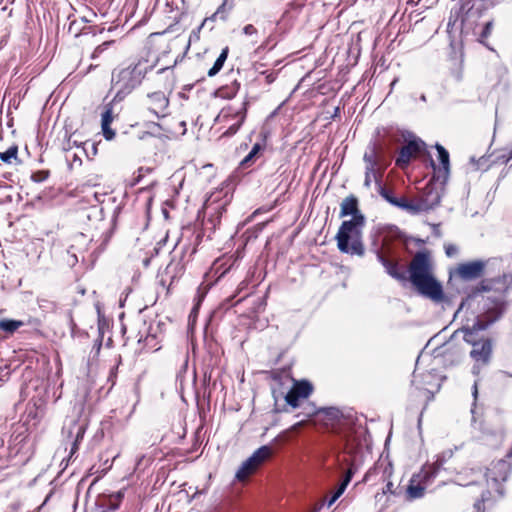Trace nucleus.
Returning <instances> with one entry per match:
<instances>
[{"instance_id": "58836bf2", "label": "nucleus", "mask_w": 512, "mask_h": 512, "mask_svg": "<svg viewBox=\"0 0 512 512\" xmlns=\"http://www.w3.org/2000/svg\"><path fill=\"white\" fill-rule=\"evenodd\" d=\"M510 376H512V374H510Z\"/></svg>"}, {"instance_id": "4be33fe9", "label": "nucleus", "mask_w": 512, "mask_h": 512, "mask_svg": "<svg viewBox=\"0 0 512 512\" xmlns=\"http://www.w3.org/2000/svg\"><path fill=\"white\" fill-rule=\"evenodd\" d=\"M351 478H352V470L349 469L347 471V474L344 478V480L342 481L341 485L339 486V488L337 489V491L333 494V496L328 500L327 502V507L330 508L335 502L336 500L344 493L347 485L349 484V482L351 481Z\"/></svg>"}, {"instance_id": "c9c22d12", "label": "nucleus", "mask_w": 512, "mask_h": 512, "mask_svg": "<svg viewBox=\"0 0 512 512\" xmlns=\"http://www.w3.org/2000/svg\"><path fill=\"white\" fill-rule=\"evenodd\" d=\"M304 425V421H300L292 426V430H297Z\"/></svg>"}, {"instance_id": "dca6fc26", "label": "nucleus", "mask_w": 512, "mask_h": 512, "mask_svg": "<svg viewBox=\"0 0 512 512\" xmlns=\"http://www.w3.org/2000/svg\"><path fill=\"white\" fill-rule=\"evenodd\" d=\"M114 119L113 110L110 105L105 107L104 112L101 115V127L102 133L106 140H112L115 137V131L110 127Z\"/></svg>"}, {"instance_id": "f257e3e1", "label": "nucleus", "mask_w": 512, "mask_h": 512, "mask_svg": "<svg viewBox=\"0 0 512 512\" xmlns=\"http://www.w3.org/2000/svg\"><path fill=\"white\" fill-rule=\"evenodd\" d=\"M340 216H352V219L343 221L336 235L338 249L347 254L362 256L364 245L362 230L365 217L358 208V199L350 195L343 199L340 205Z\"/></svg>"}, {"instance_id": "412c9836", "label": "nucleus", "mask_w": 512, "mask_h": 512, "mask_svg": "<svg viewBox=\"0 0 512 512\" xmlns=\"http://www.w3.org/2000/svg\"><path fill=\"white\" fill-rule=\"evenodd\" d=\"M425 489L426 486L421 483V481L413 477L411 479L410 485L408 486L407 492L411 498H420L423 496Z\"/></svg>"}, {"instance_id": "393cba45", "label": "nucleus", "mask_w": 512, "mask_h": 512, "mask_svg": "<svg viewBox=\"0 0 512 512\" xmlns=\"http://www.w3.org/2000/svg\"><path fill=\"white\" fill-rule=\"evenodd\" d=\"M233 3H230L229 0H223L222 4L216 10V12L212 15L211 19L215 20L217 17L221 19H225L227 13L232 9Z\"/></svg>"}, {"instance_id": "7ed1b4c3", "label": "nucleus", "mask_w": 512, "mask_h": 512, "mask_svg": "<svg viewBox=\"0 0 512 512\" xmlns=\"http://www.w3.org/2000/svg\"><path fill=\"white\" fill-rule=\"evenodd\" d=\"M493 321H485L483 318H478L472 327H464V340L473 346L470 356L476 362L473 366V373L478 374L480 371V364L487 365L490 362L493 346L490 339L478 340L477 333L485 330Z\"/></svg>"}, {"instance_id": "20e7f679", "label": "nucleus", "mask_w": 512, "mask_h": 512, "mask_svg": "<svg viewBox=\"0 0 512 512\" xmlns=\"http://www.w3.org/2000/svg\"><path fill=\"white\" fill-rule=\"evenodd\" d=\"M147 67L138 62L133 66H128L112 73V88L116 91V96L121 97L129 94L142 82Z\"/></svg>"}, {"instance_id": "c756f323", "label": "nucleus", "mask_w": 512, "mask_h": 512, "mask_svg": "<svg viewBox=\"0 0 512 512\" xmlns=\"http://www.w3.org/2000/svg\"><path fill=\"white\" fill-rule=\"evenodd\" d=\"M77 426V435L76 439L72 445L70 455L72 456L78 449V444L82 440L84 433H85V427L82 425H76Z\"/></svg>"}, {"instance_id": "6e6552de", "label": "nucleus", "mask_w": 512, "mask_h": 512, "mask_svg": "<svg viewBox=\"0 0 512 512\" xmlns=\"http://www.w3.org/2000/svg\"><path fill=\"white\" fill-rule=\"evenodd\" d=\"M485 267L486 262L482 260L461 263L457 266L455 275L465 281L475 280L483 275Z\"/></svg>"}, {"instance_id": "a211bd4d", "label": "nucleus", "mask_w": 512, "mask_h": 512, "mask_svg": "<svg viewBox=\"0 0 512 512\" xmlns=\"http://www.w3.org/2000/svg\"><path fill=\"white\" fill-rule=\"evenodd\" d=\"M378 259L382 263V265L385 267L387 273L389 275H391L393 278L398 279V280L405 279L404 272L400 271L399 266L396 262H393V261L385 258L381 254H378Z\"/></svg>"}, {"instance_id": "bb28decb", "label": "nucleus", "mask_w": 512, "mask_h": 512, "mask_svg": "<svg viewBox=\"0 0 512 512\" xmlns=\"http://www.w3.org/2000/svg\"><path fill=\"white\" fill-rule=\"evenodd\" d=\"M260 150V144H255L252 150L248 153V155L241 161V166L244 168L249 167L255 160V157L257 156Z\"/></svg>"}, {"instance_id": "9d476101", "label": "nucleus", "mask_w": 512, "mask_h": 512, "mask_svg": "<svg viewBox=\"0 0 512 512\" xmlns=\"http://www.w3.org/2000/svg\"><path fill=\"white\" fill-rule=\"evenodd\" d=\"M436 149L438 151V159L440 161V166L436 167L435 164L432 162L434 168L433 180L439 181L443 184L446 182L450 172L449 153L440 144H436Z\"/></svg>"}, {"instance_id": "72a5a7b5", "label": "nucleus", "mask_w": 512, "mask_h": 512, "mask_svg": "<svg viewBox=\"0 0 512 512\" xmlns=\"http://www.w3.org/2000/svg\"><path fill=\"white\" fill-rule=\"evenodd\" d=\"M445 251L447 256L452 257L457 254L458 248L455 245H446Z\"/></svg>"}, {"instance_id": "f8f14e48", "label": "nucleus", "mask_w": 512, "mask_h": 512, "mask_svg": "<svg viewBox=\"0 0 512 512\" xmlns=\"http://www.w3.org/2000/svg\"><path fill=\"white\" fill-rule=\"evenodd\" d=\"M510 464L505 460H498L488 468L486 476L487 481H493L496 484L505 482L510 474Z\"/></svg>"}, {"instance_id": "0eeeda50", "label": "nucleus", "mask_w": 512, "mask_h": 512, "mask_svg": "<svg viewBox=\"0 0 512 512\" xmlns=\"http://www.w3.org/2000/svg\"><path fill=\"white\" fill-rule=\"evenodd\" d=\"M144 105L152 115L160 118L167 114L169 99L164 92L157 91L147 94Z\"/></svg>"}, {"instance_id": "473e14b6", "label": "nucleus", "mask_w": 512, "mask_h": 512, "mask_svg": "<svg viewBox=\"0 0 512 512\" xmlns=\"http://www.w3.org/2000/svg\"><path fill=\"white\" fill-rule=\"evenodd\" d=\"M243 33L247 36H254L257 34V29L252 24H248L243 28Z\"/></svg>"}, {"instance_id": "2f4dec72", "label": "nucleus", "mask_w": 512, "mask_h": 512, "mask_svg": "<svg viewBox=\"0 0 512 512\" xmlns=\"http://www.w3.org/2000/svg\"><path fill=\"white\" fill-rule=\"evenodd\" d=\"M113 43V41H106L102 44H100L99 46H97L95 48V50L93 51L92 53V58L95 59L97 58L101 53H103L109 45H111Z\"/></svg>"}, {"instance_id": "4c0bfd02", "label": "nucleus", "mask_w": 512, "mask_h": 512, "mask_svg": "<svg viewBox=\"0 0 512 512\" xmlns=\"http://www.w3.org/2000/svg\"><path fill=\"white\" fill-rule=\"evenodd\" d=\"M477 509H478V511L480 510V507H479V505H477Z\"/></svg>"}, {"instance_id": "f03ea898", "label": "nucleus", "mask_w": 512, "mask_h": 512, "mask_svg": "<svg viewBox=\"0 0 512 512\" xmlns=\"http://www.w3.org/2000/svg\"><path fill=\"white\" fill-rule=\"evenodd\" d=\"M409 272L410 280L420 294L434 301L442 299V287L432 275L430 259L426 253L418 252L413 257Z\"/></svg>"}, {"instance_id": "ddd939ff", "label": "nucleus", "mask_w": 512, "mask_h": 512, "mask_svg": "<svg viewBox=\"0 0 512 512\" xmlns=\"http://www.w3.org/2000/svg\"><path fill=\"white\" fill-rule=\"evenodd\" d=\"M425 211L434 208L440 203L441 194L433 183H429L423 189L422 194L418 197Z\"/></svg>"}, {"instance_id": "6ab92c4d", "label": "nucleus", "mask_w": 512, "mask_h": 512, "mask_svg": "<svg viewBox=\"0 0 512 512\" xmlns=\"http://www.w3.org/2000/svg\"><path fill=\"white\" fill-rule=\"evenodd\" d=\"M24 326V322L21 320L3 318L0 320V331L12 335L19 328Z\"/></svg>"}, {"instance_id": "b1692460", "label": "nucleus", "mask_w": 512, "mask_h": 512, "mask_svg": "<svg viewBox=\"0 0 512 512\" xmlns=\"http://www.w3.org/2000/svg\"><path fill=\"white\" fill-rule=\"evenodd\" d=\"M382 177L381 168H376L371 171L365 170L364 186L370 188L372 181L379 182Z\"/></svg>"}, {"instance_id": "7c9ffc66", "label": "nucleus", "mask_w": 512, "mask_h": 512, "mask_svg": "<svg viewBox=\"0 0 512 512\" xmlns=\"http://www.w3.org/2000/svg\"><path fill=\"white\" fill-rule=\"evenodd\" d=\"M493 29V21L486 22L483 31L480 35L479 41L485 44V40L491 35Z\"/></svg>"}, {"instance_id": "423d86ee", "label": "nucleus", "mask_w": 512, "mask_h": 512, "mask_svg": "<svg viewBox=\"0 0 512 512\" xmlns=\"http://www.w3.org/2000/svg\"><path fill=\"white\" fill-rule=\"evenodd\" d=\"M246 111H247V103L242 102L239 107L234 106H228L222 109L219 118L225 120L230 117L237 119L235 123L229 126V128L224 132L223 135L231 136L235 134L241 125L243 124L245 118H246Z\"/></svg>"}, {"instance_id": "39448f33", "label": "nucleus", "mask_w": 512, "mask_h": 512, "mask_svg": "<svg viewBox=\"0 0 512 512\" xmlns=\"http://www.w3.org/2000/svg\"><path fill=\"white\" fill-rule=\"evenodd\" d=\"M272 455L273 449L270 446H261L241 464L236 472L235 478L240 482L247 481L251 475L256 473V471L272 457Z\"/></svg>"}, {"instance_id": "1a4fd4ad", "label": "nucleus", "mask_w": 512, "mask_h": 512, "mask_svg": "<svg viewBox=\"0 0 512 512\" xmlns=\"http://www.w3.org/2000/svg\"><path fill=\"white\" fill-rule=\"evenodd\" d=\"M424 142L419 139L409 140L400 150L396 165L405 168L413 157H416L424 148Z\"/></svg>"}, {"instance_id": "f3484780", "label": "nucleus", "mask_w": 512, "mask_h": 512, "mask_svg": "<svg viewBox=\"0 0 512 512\" xmlns=\"http://www.w3.org/2000/svg\"><path fill=\"white\" fill-rule=\"evenodd\" d=\"M398 208L405 210L410 214H418L425 211L419 198L409 200L405 197H401Z\"/></svg>"}, {"instance_id": "cd10ccee", "label": "nucleus", "mask_w": 512, "mask_h": 512, "mask_svg": "<svg viewBox=\"0 0 512 512\" xmlns=\"http://www.w3.org/2000/svg\"><path fill=\"white\" fill-rule=\"evenodd\" d=\"M379 194L391 205L398 207L400 198L395 197L390 190L384 187H380Z\"/></svg>"}, {"instance_id": "4468645a", "label": "nucleus", "mask_w": 512, "mask_h": 512, "mask_svg": "<svg viewBox=\"0 0 512 512\" xmlns=\"http://www.w3.org/2000/svg\"><path fill=\"white\" fill-rule=\"evenodd\" d=\"M365 163V170H373L379 167L380 162V148L375 144H370L363 156Z\"/></svg>"}, {"instance_id": "a878e982", "label": "nucleus", "mask_w": 512, "mask_h": 512, "mask_svg": "<svg viewBox=\"0 0 512 512\" xmlns=\"http://www.w3.org/2000/svg\"><path fill=\"white\" fill-rule=\"evenodd\" d=\"M17 154H18L17 146H11L5 152H1L0 153V159L4 163L10 164V163H12V160H16L17 159Z\"/></svg>"}, {"instance_id": "2eb2a0df", "label": "nucleus", "mask_w": 512, "mask_h": 512, "mask_svg": "<svg viewBox=\"0 0 512 512\" xmlns=\"http://www.w3.org/2000/svg\"><path fill=\"white\" fill-rule=\"evenodd\" d=\"M442 464L443 461L441 459H438L434 464L425 465L419 472V474L415 475L414 477L421 481V483H423L427 487L435 478Z\"/></svg>"}, {"instance_id": "e433bc0d", "label": "nucleus", "mask_w": 512, "mask_h": 512, "mask_svg": "<svg viewBox=\"0 0 512 512\" xmlns=\"http://www.w3.org/2000/svg\"><path fill=\"white\" fill-rule=\"evenodd\" d=\"M509 159H512V150L510 151Z\"/></svg>"}, {"instance_id": "9b49d317", "label": "nucleus", "mask_w": 512, "mask_h": 512, "mask_svg": "<svg viewBox=\"0 0 512 512\" xmlns=\"http://www.w3.org/2000/svg\"><path fill=\"white\" fill-rule=\"evenodd\" d=\"M315 414L320 416V420L326 426L331 427L337 423H340L343 418L342 412L335 407L322 408L320 410H316L314 407H310L309 410L305 413L307 417L313 416Z\"/></svg>"}, {"instance_id": "f704fd0d", "label": "nucleus", "mask_w": 512, "mask_h": 512, "mask_svg": "<svg viewBox=\"0 0 512 512\" xmlns=\"http://www.w3.org/2000/svg\"><path fill=\"white\" fill-rule=\"evenodd\" d=\"M477 396H478V385H477V382H475L474 386H473V397L475 400L477 399Z\"/></svg>"}, {"instance_id": "5701e85b", "label": "nucleus", "mask_w": 512, "mask_h": 512, "mask_svg": "<svg viewBox=\"0 0 512 512\" xmlns=\"http://www.w3.org/2000/svg\"><path fill=\"white\" fill-rule=\"evenodd\" d=\"M228 52H229L228 47H225L222 50V52L220 53L219 57L216 59L214 65L208 71V76L209 77L215 76L222 69V67H223V65H224V63H225V61L227 59Z\"/></svg>"}, {"instance_id": "c85d7f7f", "label": "nucleus", "mask_w": 512, "mask_h": 512, "mask_svg": "<svg viewBox=\"0 0 512 512\" xmlns=\"http://www.w3.org/2000/svg\"><path fill=\"white\" fill-rule=\"evenodd\" d=\"M301 399L302 398L297 393H294L291 389L285 397L287 404L293 408H297L300 406Z\"/></svg>"}, {"instance_id": "aec40b11", "label": "nucleus", "mask_w": 512, "mask_h": 512, "mask_svg": "<svg viewBox=\"0 0 512 512\" xmlns=\"http://www.w3.org/2000/svg\"><path fill=\"white\" fill-rule=\"evenodd\" d=\"M291 390L297 393L302 399H306L313 391L312 385L308 381L296 382Z\"/></svg>"}]
</instances>
